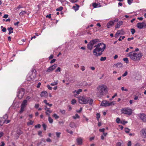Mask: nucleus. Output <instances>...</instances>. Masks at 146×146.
I'll list each match as a JSON object with an SVG mask.
<instances>
[{
    "instance_id": "obj_42",
    "label": "nucleus",
    "mask_w": 146,
    "mask_h": 146,
    "mask_svg": "<svg viewBox=\"0 0 146 146\" xmlns=\"http://www.w3.org/2000/svg\"><path fill=\"white\" fill-rule=\"evenodd\" d=\"M33 121L30 120L29 122L27 123V124L28 125H32L33 124Z\"/></svg>"
},
{
    "instance_id": "obj_56",
    "label": "nucleus",
    "mask_w": 146,
    "mask_h": 146,
    "mask_svg": "<svg viewBox=\"0 0 146 146\" xmlns=\"http://www.w3.org/2000/svg\"><path fill=\"white\" fill-rule=\"evenodd\" d=\"M40 125L39 124H38L37 125H35V127L36 128H40Z\"/></svg>"
},
{
    "instance_id": "obj_29",
    "label": "nucleus",
    "mask_w": 146,
    "mask_h": 146,
    "mask_svg": "<svg viewBox=\"0 0 146 146\" xmlns=\"http://www.w3.org/2000/svg\"><path fill=\"white\" fill-rule=\"evenodd\" d=\"M115 65L118 68L122 67V64L121 63H117V64H115Z\"/></svg>"
},
{
    "instance_id": "obj_22",
    "label": "nucleus",
    "mask_w": 146,
    "mask_h": 146,
    "mask_svg": "<svg viewBox=\"0 0 146 146\" xmlns=\"http://www.w3.org/2000/svg\"><path fill=\"white\" fill-rule=\"evenodd\" d=\"M47 92L45 91H43L41 93L40 96L42 97H46L47 96Z\"/></svg>"
},
{
    "instance_id": "obj_1",
    "label": "nucleus",
    "mask_w": 146,
    "mask_h": 146,
    "mask_svg": "<svg viewBox=\"0 0 146 146\" xmlns=\"http://www.w3.org/2000/svg\"><path fill=\"white\" fill-rule=\"evenodd\" d=\"M96 48L94 50L93 53L95 56H96L101 55L102 54L106 48L105 44L103 43L98 44L94 46Z\"/></svg>"
},
{
    "instance_id": "obj_36",
    "label": "nucleus",
    "mask_w": 146,
    "mask_h": 146,
    "mask_svg": "<svg viewBox=\"0 0 146 146\" xmlns=\"http://www.w3.org/2000/svg\"><path fill=\"white\" fill-rule=\"evenodd\" d=\"M25 107L21 106V108L20 111V113H22L24 110V108Z\"/></svg>"
},
{
    "instance_id": "obj_62",
    "label": "nucleus",
    "mask_w": 146,
    "mask_h": 146,
    "mask_svg": "<svg viewBox=\"0 0 146 146\" xmlns=\"http://www.w3.org/2000/svg\"><path fill=\"white\" fill-rule=\"evenodd\" d=\"M47 87L48 88V89L49 90H52V88L49 85H48L47 86Z\"/></svg>"
},
{
    "instance_id": "obj_59",
    "label": "nucleus",
    "mask_w": 146,
    "mask_h": 146,
    "mask_svg": "<svg viewBox=\"0 0 146 146\" xmlns=\"http://www.w3.org/2000/svg\"><path fill=\"white\" fill-rule=\"evenodd\" d=\"M78 0H70V2L72 3H74L78 1Z\"/></svg>"
},
{
    "instance_id": "obj_15",
    "label": "nucleus",
    "mask_w": 146,
    "mask_h": 146,
    "mask_svg": "<svg viewBox=\"0 0 146 146\" xmlns=\"http://www.w3.org/2000/svg\"><path fill=\"white\" fill-rule=\"evenodd\" d=\"M83 139L82 138L79 137L76 139V141L78 145H80L82 144Z\"/></svg>"
},
{
    "instance_id": "obj_13",
    "label": "nucleus",
    "mask_w": 146,
    "mask_h": 146,
    "mask_svg": "<svg viewBox=\"0 0 146 146\" xmlns=\"http://www.w3.org/2000/svg\"><path fill=\"white\" fill-rule=\"evenodd\" d=\"M141 136L144 138L146 137V129H143L140 131Z\"/></svg>"
},
{
    "instance_id": "obj_19",
    "label": "nucleus",
    "mask_w": 146,
    "mask_h": 146,
    "mask_svg": "<svg viewBox=\"0 0 146 146\" xmlns=\"http://www.w3.org/2000/svg\"><path fill=\"white\" fill-rule=\"evenodd\" d=\"M69 125L72 128H75L77 127V125L76 123L73 122H71L70 123Z\"/></svg>"
},
{
    "instance_id": "obj_60",
    "label": "nucleus",
    "mask_w": 146,
    "mask_h": 146,
    "mask_svg": "<svg viewBox=\"0 0 146 146\" xmlns=\"http://www.w3.org/2000/svg\"><path fill=\"white\" fill-rule=\"evenodd\" d=\"M131 142L130 141H129L128 143L127 144V146H131Z\"/></svg>"
},
{
    "instance_id": "obj_20",
    "label": "nucleus",
    "mask_w": 146,
    "mask_h": 146,
    "mask_svg": "<svg viewBox=\"0 0 146 146\" xmlns=\"http://www.w3.org/2000/svg\"><path fill=\"white\" fill-rule=\"evenodd\" d=\"M27 100H23V102L22 103L21 106L25 107L27 105Z\"/></svg>"
},
{
    "instance_id": "obj_43",
    "label": "nucleus",
    "mask_w": 146,
    "mask_h": 146,
    "mask_svg": "<svg viewBox=\"0 0 146 146\" xmlns=\"http://www.w3.org/2000/svg\"><path fill=\"white\" fill-rule=\"evenodd\" d=\"M109 106L113 105L115 104V102L113 101L111 102H109Z\"/></svg>"
},
{
    "instance_id": "obj_50",
    "label": "nucleus",
    "mask_w": 146,
    "mask_h": 146,
    "mask_svg": "<svg viewBox=\"0 0 146 146\" xmlns=\"http://www.w3.org/2000/svg\"><path fill=\"white\" fill-rule=\"evenodd\" d=\"M10 121L9 120H6V119H5L3 121V123H5L6 122V123L7 124L9 123Z\"/></svg>"
},
{
    "instance_id": "obj_51",
    "label": "nucleus",
    "mask_w": 146,
    "mask_h": 146,
    "mask_svg": "<svg viewBox=\"0 0 146 146\" xmlns=\"http://www.w3.org/2000/svg\"><path fill=\"white\" fill-rule=\"evenodd\" d=\"M81 70L83 71H84L85 69V67L84 66H81Z\"/></svg>"
},
{
    "instance_id": "obj_34",
    "label": "nucleus",
    "mask_w": 146,
    "mask_h": 146,
    "mask_svg": "<svg viewBox=\"0 0 146 146\" xmlns=\"http://www.w3.org/2000/svg\"><path fill=\"white\" fill-rule=\"evenodd\" d=\"M26 13V11H23L21 12H20L19 13V15H23L24 14H25Z\"/></svg>"
},
{
    "instance_id": "obj_41",
    "label": "nucleus",
    "mask_w": 146,
    "mask_h": 146,
    "mask_svg": "<svg viewBox=\"0 0 146 146\" xmlns=\"http://www.w3.org/2000/svg\"><path fill=\"white\" fill-rule=\"evenodd\" d=\"M96 118L98 120L100 118V114L99 113H98L96 114Z\"/></svg>"
},
{
    "instance_id": "obj_55",
    "label": "nucleus",
    "mask_w": 146,
    "mask_h": 146,
    "mask_svg": "<svg viewBox=\"0 0 146 146\" xmlns=\"http://www.w3.org/2000/svg\"><path fill=\"white\" fill-rule=\"evenodd\" d=\"M121 90L122 91H125L127 92L128 91V90L127 89H124V87H121Z\"/></svg>"
},
{
    "instance_id": "obj_46",
    "label": "nucleus",
    "mask_w": 146,
    "mask_h": 146,
    "mask_svg": "<svg viewBox=\"0 0 146 146\" xmlns=\"http://www.w3.org/2000/svg\"><path fill=\"white\" fill-rule=\"evenodd\" d=\"M133 1V0H127V3L129 5H131Z\"/></svg>"
},
{
    "instance_id": "obj_9",
    "label": "nucleus",
    "mask_w": 146,
    "mask_h": 146,
    "mask_svg": "<svg viewBox=\"0 0 146 146\" xmlns=\"http://www.w3.org/2000/svg\"><path fill=\"white\" fill-rule=\"evenodd\" d=\"M57 65L54 64L52 66H51L48 69L46 70V72H50L53 70L57 67Z\"/></svg>"
},
{
    "instance_id": "obj_3",
    "label": "nucleus",
    "mask_w": 146,
    "mask_h": 146,
    "mask_svg": "<svg viewBox=\"0 0 146 146\" xmlns=\"http://www.w3.org/2000/svg\"><path fill=\"white\" fill-rule=\"evenodd\" d=\"M127 55V56L129 57L134 61H139L141 59L142 56L141 53H137L134 51H132L129 53Z\"/></svg>"
},
{
    "instance_id": "obj_31",
    "label": "nucleus",
    "mask_w": 146,
    "mask_h": 146,
    "mask_svg": "<svg viewBox=\"0 0 146 146\" xmlns=\"http://www.w3.org/2000/svg\"><path fill=\"white\" fill-rule=\"evenodd\" d=\"M52 117H54L55 119H57L59 118V116L56 114L54 113L52 115Z\"/></svg>"
},
{
    "instance_id": "obj_2",
    "label": "nucleus",
    "mask_w": 146,
    "mask_h": 146,
    "mask_svg": "<svg viewBox=\"0 0 146 146\" xmlns=\"http://www.w3.org/2000/svg\"><path fill=\"white\" fill-rule=\"evenodd\" d=\"M97 89L96 95L99 98H101L108 91L107 86L103 84L99 86L98 87Z\"/></svg>"
},
{
    "instance_id": "obj_48",
    "label": "nucleus",
    "mask_w": 146,
    "mask_h": 146,
    "mask_svg": "<svg viewBox=\"0 0 146 146\" xmlns=\"http://www.w3.org/2000/svg\"><path fill=\"white\" fill-rule=\"evenodd\" d=\"M42 127L44 128V130H46V125L45 124H43L42 125Z\"/></svg>"
},
{
    "instance_id": "obj_61",
    "label": "nucleus",
    "mask_w": 146,
    "mask_h": 146,
    "mask_svg": "<svg viewBox=\"0 0 146 146\" xmlns=\"http://www.w3.org/2000/svg\"><path fill=\"white\" fill-rule=\"evenodd\" d=\"M74 67L75 68H79V66L78 64H76L74 65Z\"/></svg>"
},
{
    "instance_id": "obj_4",
    "label": "nucleus",
    "mask_w": 146,
    "mask_h": 146,
    "mask_svg": "<svg viewBox=\"0 0 146 146\" xmlns=\"http://www.w3.org/2000/svg\"><path fill=\"white\" fill-rule=\"evenodd\" d=\"M122 113L127 114L129 115H131L132 113V110L128 108H125L121 110Z\"/></svg>"
},
{
    "instance_id": "obj_12",
    "label": "nucleus",
    "mask_w": 146,
    "mask_h": 146,
    "mask_svg": "<svg viewBox=\"0 0 146 146\" xmlns=\"http://www.w3.org/2000/svg\"><path fill=\"white\" fill-rule=\"evenodd\" d=\"M145 23L143 22L142 23H138L137 25V27L139 29H142L144 27H145Z\"/></svg>"
},
{
    "instance_id": "obj_44",
    "label": "nucleus",
    "mask_w": 146,
    "mask_h": 146,
    "mask_svg": "<svg viewBox=\"0 0 146 146\" xmlns=\"http://www.w3.org/2000/svg\"><path fill=\"white\" fill-rule=\"evenodd\" d=\"M76 100H75L73 99H72V100L71 103L72 104H75L76 103Z\"/></svg>"
},
{
    "instance_id": "obj_8",
    "label": "nucleus",
    "mask_w": 146,
    "mask_h": 146,
    "mask_svg": "<svg viewBox=\"0 0 146 146\" xmlns=\"http://www.w3.org/2000/svg\"><path fill=\"white\" fill-rule=\"evenodd\" d=\"M35 77L36 76L29 74L27 76V79L28 81H31L33 80Z\"/></svg>"
},
{
    "instance_id": "obj_14",
    "label": "nucleus",
    "mask_w": 146,
    "mask_h": 146,
    "mask_svg": "<svg viewBox=\"0 0 146 146\" xmlns=\"http://www.w3.org/2000/svg\"><path fill=\"white\" fill-rule=\"evenodd\" d=\"M82 90L81 89H79L77 91L75 90L73 92V93L74 94V97H77V96L78 94H80V92H81Z\"/></svg>"
},
{
    "instance_id": "obj_52",
    "label": "nucleus",
    "mask_w": 146,
    "mask_h": 146,
    "mask_svg": "<svg viewBox=\"0 0 146 146\" xmlns=\"http://www.w3.org/2000/svg\"><path fill=\"white\" fill-rule=\"evenodd\" d=\"M61 71V68L60 67H58V68H57V69H56L55 71V72H60Z\"/></svg>"
},
{
    "instance_id": "obj_63",
    "label": "nucleus",
    "mask_w": 146,
    "mask_h": 146,
    "mask_svg": "<svg viewBox=\"0 0 146 146\" xmlns=\"http://www.w3.org/2000/svg\"><path fill=\"white\" fill-rule=\"evenodd\" d=\"M41 85V83H40V82H39V83L38 84H37V86H36L37 88H40V86Z\"/></svg>"
},
{
    "instance_id": "obj_35",
    "label": "nucleus",
    "mask_w": 146,
    "mask_h": 146,
    "mask_svg": "<svg viewBox=\"0 0 146 146\" xmlns=\"http://www.w3.org/2000/svg\"><path fill=\"white\" fill-rule=\"evenodd\" d=\"M123 60L124 61L126 62L127 64L129 63V60L127 58H125L123 59Z\"/></svg>"
},
{
    "instance_id": "obj_38",
    "label": "nucleus",
    "mask_w": 146,
    "mask_h": 146,
    "mask_svg": "<svg viewBox=\"0 0 146 146\" xmlns=\"http://www.w3.org/2000/svg\"><path fill=\"white\" fill-rule=\"evenodd\" d=\"M131 34L132 35H133L135 32V29H131Z\"/></svg>"
},
{
    "instance_id": "obj_7",
    "label": "nucleus",
    "mask_w": 146,
    "mask_h": 146,
    "mask_svg": "<svg viewBox=\"0 0 146 146\" xmlns=\"http://www.w3.org/2000/svg\"><path fill=\"white\" fill-rule=\"evenodd\" d=\"M139 119L143 122H146V115L144 113H140L137 115Z\"/></svg>"
},
{
    "instance_id": "obj_28",
    "label": "nucleus",
    "mask_w": 146,
    "mask_h": 146,
    "mask_svg": "<svg viewBox=\"0 0 146 146\" xmlns=\"http://www.w3.org/2000/svg\"><path fill=\"white\" fill-rule=\"evenodd\" d=\"M80 117V116L77 114H76L75 115L73 116L72 118L74 119H76L79 118Z\"/></svg>"
},
{
    "instance_id": "obj_40",
    "label": "nucleus",
    "mask_w": 146,
    "mask_h": 146,
    "mask_svg": "<svg viewBox=\"0 0 146 146\" xmlns=\"http://www.w3.org/2000/svg\"><path fill=\"white\" fill-rule=\"evenodd\" d=\"M106 59V58L105 57H102L100 59V60L101 61H105Z\"/></svg>"
},
{
    "instance_id": "obj_39",
    "label": "nucleus",
    "mask_w": 146,
    "mask_h": 146,
    "mask_svg": "<svg viewBox=\"0 0 146 146\" xmlns=\"http://www.w3.org/2000/svg\"><path fill=\"white\" fill-rule=\"evenodd\" d=\"M61 133L60 132H56V135L57 137L58 138H59L60 137V135Z\"/></svg>"
},
{
    "instance_id": "obj_53",
    "label": "nucleus",
    "mask_w": 146,
    "mask_h": 146,
    "mask_svg": "<svg viewBox=\"0 0 146 146\" xmlns=\"http://www.w3.org/2000/svg\"><path fill=\"white\" fill-rule=\"evenodd\" d=\"M128 73L127 71H126L122 75V76L123 77H125L126 76L127 74Z\"/></svg>"
},
{
    "instance_id": "obj_21",
    "label": "nucleus",
    "mask_w": 146,
    "mask_h": 146,
    "mask_svg": "<svg viewBox=\"0 0 146 146\" xmlns=\"http://www.w3.org/2000/svg\"><path fill=\"white\" fill-rule=\"evenodd\" d=\"M122 24L123 22L122 21H120L118 22L117 25L115 26V29L119 28L120 26L122 25Z\"/></svg>"
},
{
    "instance_id": "obj_5",
    "label": "nucleus",
    "mask_w": 146,
    "mask_h": 146,
    "mask_svg": "<svg viewBox=\"0 0 146 146\" xmlns=\"http://www.w3.org/2000/svg\"><path fill=\"white\" fill-rule=\"evenodd\" d=\"M88 98L84 96L78 97L79 102L82 104H86L88 103Z\"/></svg>"
},
{
    "instance_id": "obj_33",
    "label": "nucleus",
    "mask_w": 146,
    "mask_h": 146,
    "mask_svg": "<svg viewBox=\"0 0 146 146\" xmlns=\"http://www.w3.org/2000/svg\"><path fill=\"white\" fill-rule=\"evenodd\" d=\"M32 75H34L35 76H36V70L35 69H33L32 70Z\"/></svg>"
},
{
    "instance_id": "obj_18",
    "label": "nucleus",
    "mask_w": 146,
    "mask_h": 146,
    "mask_svg": "<svg viewBox=\"0 0 146 146\" xmlns=\"http://www.w3.org/2000/svg\"><path fill=\"white\" fill-rule=\"evenodd\" d=\"M99 42L100 40L99 39H96L92 40L90 41V42L91 43V44H92L94 45V44Z\"/></svg>"
},
{
    "instance_id": "obj_45",
    "label": "nucleus",
    "mask_w": 146,
    "mask_h": 146,
    "mask_svg": "<svg viewBox=\"0 0 146 146\" xmlns=\"http://www.w3.org/2000/svg\"><path fill=\"white\" fill-rule=\"evenodd\" d=\"M130 130L128 128H126L125 129V131L127 133H128L130 131Z\"/></svg>"
},
{
    "instance_id": "obj_24",
    "label": "nucleus",
    "mask_w": 146,
    "mask_h": 146,
    "mask_svg": "<svg viewBox=\"0 0 146 146\" xmlns=\"http://www.w3.org/2000/svg\"><path fill=\"white\" fill-rule=\"evenodd\" d=\"M13 28L11 27H9L7 29L9 31V33H8L9 35H10L11 33H13Z\"/></svg>"
},
{
    "instance_id": "obj_64",
    "label": "nucleus",
    "mask_w": 146,
    "mask_h": 146,
    "mask_svg": "<svg viewBox=\"0 0 146 146\" xmlns=\"http://www.w3.org/2000/svg\"><path fill=\"white\" fill-rule=\"evenodd\" d=\"M117 146H122L121 143V142H119L117 143Z\"/></svg>"
},
{
    "instance_id": "obj_10",
    "label": "nucleus",
    "mask_w": 146,
    "mask_h": 146,
    "mask_svg": "<svg viewBox=\"0 0 146 146\" xmlns=\"http://www.w3.org/2000/svg\"><path fill=\"white\" fill-rule=\"evenodd\" d=\"M109 101H108L106 100H103L102 102L101 106L105 107L109 106Z\"/></svg>"
},
{
    "instance_id": "obj_58",
    "label": "nucleus",
    "mask_w": 146,
    "mask_h": 146,
    "mask_svg": "<svg viewBox=\"0 0 146 146\" xmlns=\"http://www.w3.org/2000/svg\"><path fill=\"white\" fill-rule=\"evenodd\" d=\"M1 31L3 32H5L7 30L6 28L3 27Z\"/></svg>"
},
{
    "instance_id": "obj_54",
    "label": "nucleus",
    "mask_w": 146,
    "mask_h": 146,
    "mask_svg": "<svg viewBox=\"0 0 146 146\" xmlns=\"http://www.w3.org/2000/svg\"><path fill=\"white\" fill-rule=\"evenodd\" d=\"M66 131L67 132L70 133V134H72L73 133V132L72 131H69L68 129H67Z\"/></svg>"
},
{
    "instance_id": "obj_47",
    "label": "nucleus",
    "mask_w": 146,
    "mask_h": 146,
    "mask_svg": "<svg viewBox=\"0 0 146 146\" xmlns=\"http://www.w3.org/2000/svg\"><path fill=\"white\" fill-rule=\"evenodd\" d=\"M120 119L119 118L117 117V118L116 120V121L117 123H120Z\"/></svg>"
},
{
    "instance_id": "obj_27",
    "label": "nucleus",
    "mask_w": 146,
    "mask_h": 146,
    "mask_svg": "<svg viewBox=\"0 0 146 146\" xmlns=\"http://www.w3.org/2000/svg\"><path fill=\"white\" fill-rule=\"evenodd\" d=\"M76 7L75 6H74L72 8L74 9L75 11H76L78 10V8L79 7V6L77 4H76Z\"/></svg>"
},
{
    "instance_id": "obj_6",
    "label": "nucleus",
    "mask_w": 146,
    "mask_h": 146,
    "mask_svg": "<svg viewBox=\"0 0 146 146\" xmlns=\"http://www.w3.org/2000/svg\"><path fill=\"white\" fill-rule=\"evenodd\" d=\"M25 94V90L23 88L19 89V90L17 96L19 99H21L23 97Z\"/></svg>"
},
{
    "instance_id": "obj_16",
    "label": "nucleus",
    "mask_w": 146,
    "mask_h": 146,
    "mask_svg": "<svg viewBox=\"0 0 146 146\" xmlns=\"http://www.w3.org/2000/svg\"><path fill=\"white\" fill-rule=\"evenodd\" d=\"M123 30H121L120 31L118 30L116 33L115 37V38H117L119 36V34H123Z\"/></svg>"
},
{
    "instance_id": "obj_23",
    "label": "nucleus",
    "mask_w": 146,
    "mask_h": 146,
    "mask_svg": "<svg viewBox=\"0 0 146 146\" xmlns=\"http://www.w3.org/2000/svg\"><path fill=\"white\" fill-rule=\"evenodd\" d=\"M91 43L90 42L87 45L88 48L90 50H91L93 48V45L91 44Z\"/></svg>"
},
{
    "instance_id": "obj_49",
    "label": "nucleus",
    "mask_w": 146,
    "mask_h": 146,
    "mask_svg": "<svg viewBox=\"0 0 146 146\" xmlns=\"http://www.w3.org/2000/svg\"><path fill=\"white\" fill-rule=\"evenodd\" d=\"M60 111L63 114H64L65 113V111L64 110H60Z\"/></svg>"
},
{
    "instance_id": "obj_57",
    "label": "nucleus",
    "mask_w": 146,
    "mask_h": 146,
    "mask_svg": "<svg viewBox=\"0 0 146 146\" xmlns=\"http://www.w3.org/2000/svg\"><path fill=\"white\" fill-rule=\"evenodd\" d=\"M105 130V129L104 128H102V129H99V131L100 132H102L103 133L104 132Z\"/></svg>"
},
{
    "instance_id": "obj_32",
    "label": "nucleus",
    "mask_w": 146,
    "mask_h": 146,
    "mask_svg": "<svg viewBox=\"0 0 146 146\" xmlns=\"http://www.w3.org/2000/svg\"><path fill=\"white\" fill-rule=\"evenodd\" d=\"M58 80H57L56 82H54L53 83H51L50 84V85L52 86L56 85L58 83Z\"/></svg>"
},
{
    "instance_id": "obj_11",
    "label": "nucleus",
    "mask_w": 146,
    "mask_h": 146,
    "mask_svg": "<svg viewBox=\"0 0 146 146\" xmlns=\"http://www.w3.org/2000/svg\"><path fill=\"white\" fill-rule=\"evenodd\" d=\"M45 142L46 141L44 139H41L40 142L37 143V146H45Z\"/></svg>"
},
{
    "instance_id": "obj_26",
    "label": "nucleus",
    "mask_w": 146,
    "mask_h": 146,
    "mask_svg": "<svg viewBox=\"0 0 146 146\" xmlns=\"http://www.w3.org/2000/svg\"><path fill=\"white\" fill-rule=\"evenodd\" d=\"M87 100L88 102V103H89L90 105H92L93 102V100L88 98Z\"/></svg>"
},
{
    "instance_id": "obj_30",
    "label": "nucleus",
    "mask_w": 146,
    "mask_h": 146,
    "mask_svg": "<svg viewBox=\"0 0 146 146\" xmlns=\"http://www.w3.org/2000/svg\"><path fill=\"white\" fill-rule=\"evenodd\" d=\"M48 120L49 122L50 123H52L53 122V119L50 117L49 116L48 118Z\"/></svg>"
},
{
    "instance_id": "obj_37",
    "label": "nucleus",
    "mask_w": 146,
    "mask_h": 146,
    "mask_svg": "<svg viewBox=\"0 0 146 146\" xmlns=\"http://www.w3.org/2000/svg\"><path fill=\"white\" fill-rule=\"evenodd\" d=\"M62 9H63L62 7H59L57 8L56 9V11H62Z\"/></svg>"
},
{
    "instance_id": "obj_17",
    "label": "nucleus",
    "mask_w": 146,
    "mask_h": 146,
    "mask_svg": "<svg viewBox=\"0 0 146 146\" xmlns=\"http://www.w3.org/2000/svg\"><path fill=\"white\" fill-rule=\"evenodd\" d=\"M114 22L113 21H110L107 24V26L108 28H110L113 25Z\"/></svg>"
},
{
    "instance_id": "obj_25",
    "label": "nucleus",
    "mask_w": 146,
    "mask_h": 146,
    "mask_svg": "<svg viewBox=\"0 0 146 146\" xmlns=\"http://www.w3.org/2000/svg\"><path fill=\"white\" fill-rule=\"evenodd\" d=\"M93 7L94 8H96L97 7H100L101 6L100 4H98L96 3H94L92 5Z\"/></svg>"
}]
</instances>
